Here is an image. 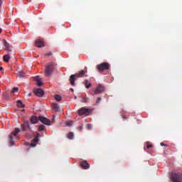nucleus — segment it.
<instances>
[{
  "instance_id": "1",
  "label": "nucleus",
  "mask_w": 182,
  "mask_h": 182,
  "mask_svg": "<svg viewBox=\"0 0 182 182\" xmlns=\"http://www.w3.org/2000/svg\"><path fill=\"white\" fill-rule=\"evenodd\" d=\"M21 132V129L19 128H16L14 131L11 132V134L9 136V146H14L15 144V139H19V136H18V133Z\"/></svg>"
},
{
  "instance_id": "2",
  "label": "nucleus",
  "mask_w": 182,
  "mask_h": 182,
  "mask_svg": "<svg viewBox=\"0 0 182 182\" xmlns=\"http://www.w3.org/2000/svg\"><path fill=\"white\" fill-rule=\"evenodd\" d=\"M86 72H87V70H82L78 73L72 75L70 77V82L72 86H75V81L76 80L75 77H83L85 76V74L86 73Z\"/></svg>"
},
{
  "instance_id": "3",
  "label": "nucleus",
  "mask_w": 182,
  "mask_h": 182,
  "mask_svg": "<svg viewBox=\"0 0 182 182\" xmlns=\"http://www.w3.org/2000/svg\"><path fill=\"white\" fill-rule=\"evenodd\" d=\"M170 179L173 182H182V174L180 173L172 172Z\"/></svg>"
},
{
  "instance_id": "4",
  "label": "nucleus",
  "mask_w": 182,
  "mask_h": 182,
  "mask_svg": "<svg viewBox=\"0 0 182 182\" xmlns=\"http://www.w3.org/2000/svg\"><path fill=\"white\" fill-rule=\"evenodd\" d=\"M53 64L52 63H48L45 68V75L46 76H50L53 73Z\"/></svg>"
},
{
  "instance_id": "5",
  "label": "nucleus",
  "mask_w": 182,
  "mask_h": 182,
  "mask_svg": "<svg viewBox=\"0 0 182 182\" xmlns=\"http://www.w3.org/2000/svg\"><path fill=\"white\" fill-rule=\"evenodd\" d=\"M105 92V87L102 84H98L92 95H100Z\"/></svg>"
},
{
  "instance_id": "6",
  "label": "nucleus",
  "mask_w": 182,
  "mask_h": 182,
  "mask_svg": "<svg viewBox=\"0 0 182 182\" xmlns=\"http://www.w3.org/2000/svg\"><path fill=\"white\" fill-rule=\"evenodd\" d=\"M90 112H91L90 109L82 107L78 110V114H80V116H83V115L87 116L90 114Z\"/></svg>"
},
{
  "instance_id": "7",
  "label": "nucleus",
  "mask_w": 182,
  "mask_h": 182,
  "mask_svg": "<svg viewBox=\"0 0 182 182\" xmlns=\"http://www.w3.org/2000/svg\"><path fill=\"white\" fill-rule=\"evenodd\" d=\"M38 120L43 123V124H46V126H52V123L50 122V120L48 119V118L40 116L38 117Z\"/></svg>"
},
{
  "instance_id": "8",
  "label": "nucleus",
  "mask_w": 182,
  "mask_h": 182,
  "mask_svg": "<svg viewBox=\"0 0 182 182\" xmlns=\"http://www.w3.org/2000/svg\"><path fill=\"white\" fill-rule=\"evenodd\" d=\"M109 63H101L98 65H97V68L98 69V70H106L107 69H109Z\"/></svg>"
},
{
  "instance_id": "9",
  "label": "nucleus",
  "mask_w": 182,
  "mask_h": 182,
  "mask_svg": "<svg viewBox=\"0 0 182 182\" xmlns=\"http://www.w3.org/2000/svg\"><path fill=\"white\" fill-rule=\"evenodd\" d=\"M39 137H41V134L37 132L36 137L33 139V142L31 144H28L31 147L36 146V144L35 143H38V141H39Z\"/></svg>"
},
{
  "instance_id": "10",
  "label": "nucleus",
  "mask_w": 182,
  "mask_h": 182,
  "mask_svg": "<svg viewBox=\"0 0 182 182\" xmlns=\"http://www.w3.org/2000/svg\"><path fill=\"white\" fill-rule=\"evenodd\" d=\"M34 93L36 96H38V97H42L43 96V90L42 89H36L34 90Z\"/></svg>"
},
{
  "instance_id": "11",
  "label": "nucleus",
  "mask_w": 182,
  "mask_h": 182,
  "mask_svg": "<svg viewBox=\"0 0 182 182\" xmlns=\"http://www.w3.org/2000/svg\"><path fill=\"white\" fill-rule=\"evenodd\" d=\"M36 46H37V48H43V46H45V43L42 40H36Z\"/></svg>"
},
{
  "instance_id": "12",
  "label": "nucleus",
  "mask_w": 182,
  "mask_h": 182,
  "mask_svg": "<svg viewBox=\"0 0 182 182\" xmlns=\"http://www.w3.org/2000/svg\"><path fill=\"white\" fill-rule=\"evenodd\" d=\"M80 166L85 170H87V168H90V165L86 161L81 162Z\"/></svg>"
},
{
  "instance_id": "13",
  "label": "nucleus",
  "mask_w": 182,
  "mask_h": 182,
  "mask_svg": "<svg viewBox=\"0 0 182 182\" xmlns=\"http://www.w3.org/2000/svg\"><path fill=\"white\" fill-rule=\"evenodd\" d=\"M34 80L36 82L37 85L42 86V80H41V77L39 76L35 77Z\"/></svg>"
},
{
  "instance_id": "14",
  "label": "nucleus",
  "mask_w": 182,
  "mask_h": 182,
  "mask_svg": "<svg viewBox=\"0 0 182 182\" xmlns=\"http://www.w3.org/2000/svg\"><path fill=\"white\" fill-rule=\"evenodd\" d=\"M25 126H26V127L31 129V124H29V122L26 121V122H25L24 125H21L23 132H25Z\"/></svg>"
},
{
  "instance_id": "15",
  "label": "nucleus",
  "mask_w": 182,
  "mask_h": 182,
  "mask_svg": "<svg viewBox=\"0 0 182 182\" xmlns=\"http://www.w3.org/2000/svg\"><path fill=\"white\" fill-rule=\"evenodd\" d=\"M31 124H36V123H38V117H32L31 118Z\"/></svg>"
},
{
  "instance_id": "16",
  "label": "nucleus",
  "mask_w": 182,
  "mask_h": 182,
  "mask_svg": "<svg viewBox=\"0 0 182 182\" xmlns=\"http://www.w3.org/2000/svg\"><path fill=\"white\" fill-rule=\"evenodd\" d=\"M16 75H18L19 77H25V73H23L22 70L17 71Z\"/></svg>"
},
{
  "instance_id": "17",
  "label": "nucleus",
  "mask_w": 182,
  "mask_h": 182,
  "mask_svg": "<svg viewBox=\"0 0 182 182\" xmlns=\"http://www.w3.org/2000/svg\"><path fill=\"white\" fill-rule=\"evenodd\" d=\"M54 99L57 101V102H60L62 100V97L59 95H54Z\"/></svg>"
},
{
  "instance_id": "18",
  "label": "nucleus",
  "mask_w": 182,
  "mask_h": 182,
  "mask_svg": "<svg viewBox=\"0 0 182 182\" xmlns=\"http://www.w3.org/2000/svg\"><path fill=\"white\" fill-rule=\"evenodd\" d=\"M74 136H75V134H73V132H69L68 134L67 135L68 139H69L70 140H72Z\"/></svg>"
},
{
  "instance_id": "19",
  "label": "nucleus",
  "mask_w": 182,
  "mask_h": 182,
  "mask_svg": "<svg viewBox=\"0 0 182 182\" xmlns=\"http://www.w3.org/2000/svg\"><path fill=\"white\" fill-rule=\"evenodd\" d=\"M17 106H18V107H25V105H23V103H22L21 100L17 101Z\"/></svg>"
},
{
  "instance_id": "20",
  "label": "nucleus",
  "mask_w": 182,
  "mask_h": 182,
  "mask_svg": "<svg viewBox=\"0 0 182 182\" xmlns=\"http://www.w3.org/2000/svg\"><path fill=\"white\" fill-rule=\"evenodd\" d=\"M9 59H11V57L9 56V55H5L4 56V62H9Z\"/></svg>"
},
{
  "instance_id": "21",
  "label": "nucleus",
  "mask_w": 182,
  "mask_h": 182,
  "mask_svg": "<svg viewBox=\"0 0 182 182\" xmlns=\"http://www.w3.org/2000/svg\"><path fill=\"white\" fill-rule=\"evenodd\" d=\"M53 109H55V112H59V105L53 104Z\"/></svg>"
},
{
  "instance_id": "22",
  "label": "nucleus",
  "mask_w": 182,
  "mask_h": 182,
  "mask_svg": "<svg viewBox=\"0 0 182 182\" xmlns=\"http://www.w3.org/2000/svg\"><path fill=\"white\" fill-rule=\"evenodd\" d=\"M145 146H146V149H151V147H153V144H151V143L150 142H146Z\"/></svg>"
},
{
  "instance_id": "23",
  "label": "nucleus",
  "mask_w": 182,
  "mask_h": 182,
  "mask_svg": "<svg viewBox=\"0 0 182 182\" xmlns=\"http://www.w3.org/2000/svg\"><path fill=\"white\" fill-rule=\"evenodd\" d=\"M66 126H68V127H70L71 126L73 125V121H70V122H67L65 123Z\"/></svg>"
},
{
  "instance_id": "24",
  "label": "nucleus",
  "mask_w": 182,
  "mask_h": 182,
  "mask_svg": "<svg viewBox=\"0 0 182 182\" xmlns=\"http://www.w3.org/2000/svg\"><path fill=\"white\" fill-rule=\"evenodd\" d=\"M45 129H46L45 125L41 124V125H40V126L38 127V130H39L40 132H42V130H45Z\"/></svg>"
},
{
  "instance_id": "25",
  "label": "nucleus",
  "mask_w": 182,
  "mask_h": 182,
  "mask_svg": "<svg viewBox=\"0 0 182 182\" xmlns=\"http://www.w3.org/2000/svg\"><path fill=\"white\" fill-rule=\"evenodd\" d=\"M4 46L5 47V48H9V43H8V42H6V40L4 41Z\"/></svg>"
},
{
  "instance_id": "26",
  "label": "nucleus",
  "mask_w": 182,
  "mask_h": 182,
  "mask_svg": "<svg viewBox=\"0 0 182 182\" xmlns=\"http://www.w3.org/2000/svg\"><path fill=\"white\" fill-rule=\"evenodd\" d=\"M90 87H92V83H89L85 85V89H89Z\"/></svg>"
},
{
  "instance_id": "27",
  "label": "nucleus",
  "mask_w": 182,
  "mask_h": 182,
  "mask_svg": "<svg viewBox=\"0 0 182 182\" xmlns=\"http://www.w3.org/2000/svg\"><path fill=\"white\" fill-rule=\"evenodd\" d=\"M18 87H14V88H13L11 92H12V93H16V92H18Z\"/></svg>"
},
{
  "instance_id": "28",
  "label": "nucleus",
  "mask_w": 182,
  "mask_h": 182,
  "mask_svg": "<svg viewBox=\"0 0 182 182\" xmlns=\"http://www.w3.org/2000/svg\"><path fill=\"white\" fill-rule=\"evenodd\" d=\"M160 146H164V147H168V145H167V144H164V143H163V142H161V143L160 144Z\"/></svg>"
},
{
  "instance_id": "29",
  "label": "nucleus",
  "mask_w": 182,
  "mask_h": 182,
  "mask_svg": "<svg viewBox=\"0 0 182 182\" xmlns=\"http://www.w3.org/2000/svg\"><path fill=\"white\" fill-rule=\"evenodd\" d=\"M87 129H88V130H90V129H92V124H87Z\"/></svg>"
},
{
  "instance_id": "30",
  "label": "nucleus",
  "mask_w": 182,
  "mask_h": 182,
  "mask_svg": "<svg viewBox=\"0 0 182 182\" xmlns=\"http://www.w3.org/2000/svg\"><path fill=\"white\" fill-rule=\"evenodd\" d=\"M5 50H6V52H12V50L9 48V47H7L6 48H5Z\"/></svg>"
},
{
  "instance_id": "31",
  "label": "nucleus",
  "mask_w": 182,
  "mask_h": 182,
  "mask_svg": "<svg viewBox=\"0 0 182 182\" xmlns=\"http://www.w3.org/2000/svg\"><path fill=\"white\" fill-rule=\"evenodd\" d=\"M102 100V98L101 97H98L97 98V101H96V103H100V102Z\"/></svg>"
},
{
  "instance_id": "32",
  "label": "nucleus",
  "mask_w": 182,
  "mask_h": 182,
  "mask_svg": "<svg viewBox=\"0 0 182 182\" xmlns=\"http://www.w3.org/2000/svg\"><path fill=\"white\" fill-rule=\"evenodd\" d=\"M88 80H84V85L85 86H86V85H87Z\"/></svg>"
},
{
  "instance_id": "33",
  "label": "nucleus",
  "mask_w": 182,
  "mask_h": 182,
  "mask_svg": "<svg viewBox=\"0 0 182 182\" xmlns=\"http://www.w3.org/2000/svg\"><path fill=\"white\" fill-rule=\"evenodd\" d=\"M55 116L53 117V121H52V123H55Z\"/></svg>"
},
{
  "instance_id": "34",
  "label": "nucleus",
  "mask_w": 182,
  "mask_h": 182,
  "mask_svg": "<svg viewBox=\"0 0 182 182\" xmlns=\"http://www.w3.org/2000/svg\"><path fill=\"white\" fill-rule=\"evenodd\" d=\"M1 8H2V1H0V11H1Z\"/></svg>"
},
{
  "instance_id": "35",
  "label": "nucleus",
  "mask_w": 182,
  "mask_h": 182,
  "mask_svg": "<svg viewBox=\"0 0 182 182\" xmlns=\"http://www.w3.org/2000/svg\"><path fill=\"white\" fill-rule=\"evenodd\" d=\"M86 102H87V98L84 99V102L86 103Z\"/></svg>"
},
{
  "instance_id": "36",
  "label": "nucleus",
  "mask_w": 182,
  "mask_h": 182,
  "mask_svg": "<svg viewBox=\"0 0 182 182\" xmlns=\"http://www.w3.org/2000/svg\"><path fill=\"white\" fill-rule=\"evenodd\" d=\"M82 127H78V130H82Z\"/></svg>"
},
{
  "instance_id": "37",
  "label": "nucleus",
  "mask_w": 182,
  "mask_h": 182,
  "mask_svg": "<svg viewBox=\"0 0 182 182\" xmlns=\"http://www.w3.org/2000/svg\"><path fill=\"white\" fill-rule=\"evenodd\" d=\"M2 69H4L2 67H0V70H2Z\"/></svg>"
},
{
  "instance_id": "38",
  "label": "nucleus",
  "mask_w": 182,
  "mask_h": 182,
  "mask_svg": "<svg viewBox=\"0 0 182 182\" xmlns=\"http://www.w3.org/2000/svg\"><path fill=\"white\" fill-rule=\"evenodd\" d=\"M70 90H71L72 92H73V88H70Z\"/></svg>"
},
{
  "instance_id": "39",
  "label": "nucleus",
  "mask_w": 182,
  "mask_h": 182,
  "mask_svg": "<svg viewBox=\"0 0 182 182\" xmlns=\"http://www.w3.org/2000/svg\"><path fill=\"white\" fill-rule=\"evenodd\" d=\"M1 32H2V29L1 28H0V33H1Z\"/></svg>"
},
{
  "instance_id": "40",
  "label": "nucleus",
  "mask_w": 182,
  "mask_h": 182,
  "mask_svg": "<svg viewBox=\"0 0 182 182\" xmlns=\"http://www.w3.org/2000/svg\"><path fill=\"white\" fill-rule=\"evenodd\" d=\"M75 99H77V97H75Z\"/></svg>"
}]
</instances>
